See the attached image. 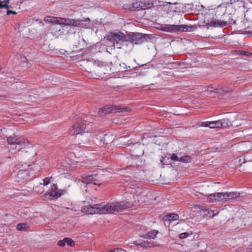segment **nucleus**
Listing matches in <instances>:
<instances>
[{
	"instance_id": "aec40b11",
	"label": "nucleus",
	"mask_w": 252,
	"mask_h": 252,
	"mask_svg": "<svg viewBox=\"0 0 252 252\" xmlns=\"http://www.w3.org/2000/svg\"><path fill=\"white\" fill-rule=\"evenodd\" d=\"M158 233L157 230H152L141 237L145 239H154Z\"/></svg>"
},
{
	"instance_id": "4be33fe9",
	"label": "nucleus",
	"mask_w": 252,
	"mask_h": 252,
	"mask_svg": "<svg viewBox=\"0 0 252 252\" xmlns=\"http://www.w3.org/2000/svg\"><path fill=\"white\" fill-rule=\"evenodd\" d=\"M164 219L169 221L176 220L179 219V216L177 214H168L164 216Z\"/></svg>"
},
{
	"instance_id": "9d476101",
	"label": "nucleus",
	"mask_w": 252,
	"mask_h": 252,
	"mask_svg": "<svg viewBox=\"0 0 252 252\" xmlns=\"http://www.w3.org/2000/svg\"><path fill=\"white\" fill-rule=\"evenodd\" d=\"M111 64L113 70L117 72L126 71L127 68L126 64L124 63H120L117 57L114 58L111 62Z\"/></svg>"
},
{
	"instance_id": "412c9836",
	"label": "nucleus",
	"mask_w": 252,
	"mask_h": 252,
	"mask_svg": "<svg viewBox=\"0 0 252 252\" xmlns=\"http://www.w3.org/2000/svg\"><path fill=\"white\" fill-rule=\"evenodd\" d=\"M226 201L239 197L240 193L237 192H225Z\"/></svg>"
},
{
	"instance_id": "c9c22d12",
	"label": "nucleus",
	"mask_w": 252,
	"mask_h": 252,
	"mask_svg": "<svg viewBox=\"0 0 252 252\" xmlns=\"http://www.w3.org/2000/svg\"><path fill=\"white\" fill-rule=\"evenodd\" d=\"M210 122H201L200 124V126H206V127H209L210 128Z\"/></svg>"
},
{
	"instance_id": "864d4df0",
	"label": "nucleus",
	"mask_w": 252,
	"mask_h": 252,
	"mask_svg": "<svg viewBox=\"0 0 252 252\" xmlns=\"http://www.w3.org/2000/svg\"><path fill=\"white\" fill-rule=\"evenodd\" d=\"M174 4H176L177 3V2H174L172 3Z\"/></svg>"
},
{
	"instance_id": "0eeeda50",
	"label": "nucleus",
	"mask_w": 252,
	"mask_h": 252,
	"mask_svg": "<svg viewBox=\"0 0 252 252\" xmlns=\"http://www.w3.org/2000/svg\"><path fill=\"white\" fill-rule=\"evenodd\" d=\"M127 111V108L126 107H122L121 106L117 105H111L105 106L98 111V115L99 116H103L109 114L111 112H123Z\"/></svg>"
},
{
	"instance_id": "6ab92c4d",
	"label": "nucleus",
	"mask_w": 252,
	"mask_h": 252,
	"mask_svg": "<svg viewBox=\"0 0 252 252\" xmlns=\"http://www.w3.org/2000/svg\"><path fill=\"white\" fill-rule=\"evenodd\" d=\"M218 124H219V126H220V128H225L232 125L231 123L229 122V120L228 119L220 120Z\"/></svg>"
},
{
	"instance_id": "8fccbe9b",
	"label": "nucleus",
	"mask_w": 252,
	"mask_h": 252,
	"mask_svg": "<svg viewBox=\"0 0 252 252\" xmlns=\"http://www.w3.org/2000/svg\"><path fill=\"white\" fill-rule=\"evenodd\" d=\"M241 82H244V79H242L241 80H237L236 82L241 83Z\"/></svg>"
},
{
	"instance_id": "a18cd8bd",
	"label": "nucleus",
	"mask_w": 252,
	"mask_h": 252,
	"mask_svg": "<svg viewBox=\"0 0 252 252\" xmlns=\"http://www.w3.org/2000/svg\"><path fill=\"white\" fill-rule=\"evenodd\" d=\"M58 186L57 184H53V185L51 188V190L53 191H57Z\"/></svg>"
},
{
	"instance_id": "2eb2a0df",
	"label": "nucleus",
	"mask_w": 252,
	"mask_h": 252,
	"mask_svg": "<svg viewBox=\"0 0 252 252\" xmlns=\"http://www.w3.org/2000/svg\"><path fill=\"white\" fill-rule=\"evenodd\" d=\"M17 143L18 146V151L30 145L29 141L24 138H19Z\"/></svg>"
},
{
	"instance_id": "39448f33",
	"label": "nucleus",
	"mask_w": 252,
	"mask_h": 252,
	"mask_svg": "<svg viewBox=\"0 0 252 252\" xmlns=\"http://www.w3.org/2000/svg\"><path fill=\"white\" fill-rule=\"evenodd\" d=\"M149 36L141 33H132L126 34V40L132 44H139L147 40Z\"/></svg>"
},
{
	"instance_id": "c03bdc74",
	"label": "nucleus",
	"mask_w": 252,
	"mask_h": 252,
	"mask_svg": "<svg viewBox=\"0 0 252 252\" xmlns=\"http://www.w3.org/2000/svg\"><path fill=\"white\" fill-rule=\"evenodd\" d=\"M2 2L0 0V8H5L6 9L8 8V5L6 4H2Z\"/></svg>"
},
{
	"instance_id": "b1692460",
	"label": "nucleus",
	"mask_w": 252,
	"mask_h": 252,
	"mask_svg": "<svg viewBox=\"0 0 252 252\" xmlns=\"http://www.w3.org/2000/svg\"><path fill=\"white\" fill-rule=\"evenodd\" d=\"M16 228L20 231H26L29 228L26 223H20L17 225Z\"/></svg>"
},
{
	"instance_id": "c85d7f7f",
	"label": "nucleus",
	"mask_w": 252,
	"mask_h": 252,
	"mask_svg": "<svg viewBox=\"0 0 252 252\" xmlns=\"http://www.w3.org/2000/svg\"><path fill=\"white\" fill-rule=\"evenodd\" d=\"M216 195H218L219 201H226L225 193L217 192Z\"/></svg>"
},
{
	"instance_id": "f257e3e1",
	"label": "nucleus",
	"mask_w": 252,
	"mask_h": 252,
	"mask_svg": "<svg viewBox=\"0 0 252 252\" xmlns=\"http://www.w3.org/2000/svg\"><path fill=\"white\" fill-rule=\"evenodd\" d=\"M92 125L82 119H79L72 126L70 132L72 135H75V142L76 144L82 147L89 145L92 138L91 130Z\"/></svg>"
},
{
	"instance_id": "bb28decb",
	"label": "nucleus",
	"mask_w": 252,
	"mask_h": 252,
	"mask_svg": "<svg viewBox=\"0 0 252 252\" xmlns=\"http://www.w3.org/2000/svg\"><path fill=\"white\" fill-rule=\"evenodd\" d=\"M208 91L209 92H214L215 91L217 93L219 94H221L222 92H224L225 93H227L228 91H224L222 88L219 89H215L214 90H213V88L212 87H209L208 88Z\"/></svg>"
},
{
	"instance_id": "3c124183",
	"label": "nucleus",
	"mask_w": 252,
	"mask_h": 252,
	"mask_svg": "<svg viewBox=\"0 0 252 252\" xmlns=\"http://www.w3.org/2000/svg\"><path fill=\"white\" fill-rule=\"evenodd\" d=\"M162 159H160V163H161L162 164H163V159H164V158L163 157H161Z\"/></svg>"
},
{
	"instance_id": "7c9ffc66",
	"label": "nucleus",
	"mask_w": 252,
	"mask_h": 252,
	"mask_svg": "<svg viewBox=\"0 0 252 252\" xmlns=\"http://www.w3.org/2000/svg\"><path fill=\"white\" fill-rule=\"evenodd\" d=\"M219 122V120L216 121H212L210 122V128H220V126H219L218 123Z\"/></svg>"
},
{
	"instance_id": "4c0bfd02",
	"label": "nucleus",
	"mask_w": 252,
	"mask_h": 252,
	"mask_svg": "<svg viewBox=\"0 0 252 252\" xmlns=\"http://www.w3.org/2000/svg\"><path fill=\"white\" fill-rule=\"evenodd\" d=\"M216 196L215 193H212L208 195V199L211 201H215Z\"/></svg>"
},
{
	"instance_id": "5701e85b",
	"label": "nucleus",
	"mask_w": 252,
	"mask_h": 252,
	"mask_svg": "<svg viewBox=\"0 0 252 252\" xmlns=\"http://www.w3.org/2000/svg\"><path fill=\"white\" fill-rule=\"evenodd\" d=\"M19 138H17L15 135L10 136L7 138V141L8 144L11 146H13L14 144L17 143L18 141Z\"/></svg>"
},
{
	"instance_id": "ea45409f",
	"label": "nucleus",
	"mask_w": 252,
	"mask_h": 252,
	"mask_svg": "<svg viewBox=\"0 0 252 252\" xmlns=\"http://www.w3.org/2000/svg\"><path fill=\"white\" fill-rule=\"evenodd\" d=\"M109 252H126L125 250L122 249L116 248L114 250H110Z\"/></svg>"
},
{
	"instance_id": "f8f14e48",
	"label": "nucleus",
	"mask_w": 252,
	"mask_h": 252,
	"mask_svg": "<svg viewBox=\"0 0 252 252\" xmlns=\"http://www.w3.org/2000/svg\"><path fill=\"white\" fill-rule=\"evenodd\" d=\"M82 212L87 214H100V205L95 204L94 206L89 205L82 208Z\"/></svg>"
},
{
	"instance_id": "c756f323",
	"label": "nucleus",
	"mask_w": 252,
	"mask_h": 252,
	"mask_svg": "<svg viewBox=\"0 0 252 252\" xmlns=\"http://www.w3.org/2000/svg\"><path fill=\"white\" fill-rule=\"evenodd\" d=\"M235 52L237 53V54L238 55H245L246 56H250L252 55L251 53H250L248 51H245L243 50H239V51H235Z\"/></svg>"
},
{
	"instance_id": "a211bd4d",
	"label": "nucleus",
	"mask_w": 252,
	"mask_h": 252,
	"mask_svg": "<svg viewBox=\"0 0 252 252\" xmlns=\"http://www.w3.org/2000/svg\"><path fill=\"white\" fill-rule=\"evenodd\" d=\"M178 25H165L162 28V30L165 32H172L178 31Z\"/></svg>"
},
{
	"instance_id": "dca6fc26",
	"label": "nucleus",
	"mask_w": 252,
	"mask_h": 252,
	"mask_svg": "<svg viewBox=\"0 0 252 252\" xmlns=\"http://www.w3.org/2000/svg\"><path fill=\"white\" fill-rule=\"evenodd\" d=\"M62 195V193H60L59 191H53L52 190L47 192L45 194V195L46 196V197L48 198V199L50 200L57 199L59 197H60Z\"/></svg>"
},
{
	"instance_id": "49530a36",
	"label": "nucleus",
	"mask_w": 252,
	"mask_h": 252,
	"mask_svg": "<svg viewBox=\"0 0 252 252\" xmlns=\"http://www.w3.org/2000/svg\"><path fill=\"white\" fill-rule=\"evenodd\" d=\"M10 14H16V12L14 11L7 10V15H10Z\"/></svg>"
},
{
	"instance_id": "ddd939ff",
	"label": "nucleus",
	"mask_w": 252,
	"mask_h": 252,
	"mask_svg": "<svg viewBox=\"0 0 252 252\" xmlns=\"http://www.w3.org/2000/svg\"><path fill=\"white\" fill-rule=\"evenodd\" d=\"M130 152L131 155L134 157L141 156L144 154L143 146L139 143L133 144L131 146Z\"/></svg>"
},
{
	"instance_id": "de8ad7c7",
	"label": "nucleus",
	"mask_w": 252,
	"mask_h": 252,
	"mask_svg": "<svg viewBox=\"0 0 252 252\" xmlns=\"http://www.w3.org/2000/svg\"><path fill=\"white\" fill-rule=\"evenodd\" d=\"M2 2L4 3V4H7V3L9 2V0H5Z\"/></svg>"
},
{
	"instance_id": "72a5a7b5",
	"label": "nucleus",
	"mask_w": 252,
	"mask_h": 252,
	"mask_svg": "<svg viewBox=\"0 0 252 252\" xmlns=\"http://www.w3.org/2000/svg\"><path fill=\"white\" fill-rule=\"evenodd\" d=\"M63 19L64 18H63L55 17V22L54 23L58 25H63Z\"/></svg>"
},
{
	"instance_id": "393cba45",
	"label": "nucleus",
	"mask_w": 252,
	"mask_h": 252,
	"mask_svg": "<svg viewBox=\"0 0 252 252\" xmlns=\"http://www.w3.org/2000/svg\"><path fill=\"white\" fill-rule=\"evenodd\" d=\"M15 85V88L18 91H20L26 87V85L24 83L21 82H17Z\"/></svg>"
},
{
	"instance_id": "603ef678",
	"label": "nucleus",
	"mask_w": 252,
	"mask_h": 252,
	"mask_svg": "<svg viewBox=\"0 0 252 252\" xmlns=\"http://www.w3.org/2000/svg\"><path fill=\"white\" fill-rule=\"evenodd\" d=\"M60 193H62V194L63 193V190H60L58 191Z\"/></svg>"
},
{
	"instance_id": "f704fd0d",
	"label": "nucleus",
	"mask_w": 252,
	"mask_h": 252,
	"mask_svg": "<svg viewBox=\"0 0 252 252\" xmlns=\"http://www.w3.org/2000/svg\"><path fill=\"white\" fill-rule=\"evenodd\" d=\"M45 21L49 23H54L55 22V17L47 16L45 18Z\"/></svg>"
},
{
	"instance_id": "7ed1b4c3",
	"label": "nucleus",
	"mask_w": 252,
	"mask_h": 252,
	"mask_svg": "<svg viewBox=\"0 0 252 252\" xmlns=\"http://www.w3.org/2000/svg\"><path fill=\"white\" fill-rule=\"evenodd\" d=\"M89 65L92 68L87 70L89 72H93L96 76L101 78H104L105 75L109 73L111 68L107 64L103 63L91 62Z\"/></svg>"
},
{
	"instance_id": "f3484780",
	"label": "nucleus",
	"mask_w": 252,
	"mask_h": 252,
	"mask_svg": "<svg viewBox=\"0 0 252 252\" xmlns=\"http://www.w3.org/2000/svg\"><path fill=\"white\" fill-rule=\"evenodd\" d=\"M178 31L181 32H192L196 29L194 26H188V25H178Z\"/></svg>"
},
{
	"instance_id": "2f4dec72",
	"label": "nucleus",
	"mask_w": 252,
	"mask_h": 252,
	"mask_svg": "<svg viewBox=\"0 0 252 252\" xmlns=\"http://www.w3.org/2000/svg\"><path fill=\"white\" fill-rule=\"evenodd\" d=\"M64 241H66V243L69 246L72 247L75 245L74 242L70 238H64Z\"/></svg>"
},
{
	"instance_id": "a19ab883",
	"label": "nucleus",
	"mask_w": 252,
	"mask_h": 252,
	"mask_svg": "<svg viewBox=\"0 0 252 252\" xmlns=\"http://www.w3.org/2000/svg\"><path fill=\"white\" fill-rule=\"evenodd\" d=\"M227 4H230L231 5L235 4L236 1H238V0H224Z\"/></svg>"
},
{
	"instance_id": "79ce46f5",
	"label": "nucleus",
	"mask_w": 252,
	"mask_h": 252,
	"mask_svg": "<svg viewBox=\"0 0 252 252\" xmlns=\"http://www.w3.org/2000/svg\"><path fill=\"white\" fill-rule=\"evenodd\" d=\"M65 241H64V238L63 240H60L59 241L58 245L61 247L64 246L65 244H66Z\"/></svg>"
},
{
	"instance_id": "37998d69",
	"label": "nucleus",
	"mask_w": 252,
	"mask_h": 252,
	"mask_svg": "<svg viewBox=\"0 0 252 252\" xmlns=\"http://www.w3.org/2000/svg\"><path fill=\"white\" fill-rule=\"evenodd\" d=\"M50 178H45L44 180H43V185L44 186H47L50 182Z\"/></svg>"
},
{
	"instance_id": "f03ea898",
	"label": "nucleus",
	"mask_w": 252,
	"mask_h": 252,
	"mask_svg": "<svg viewBox=\"0 0 252 252\" xmlns=\"http://www.w3.org/2000/svg\"><path fill=\"white\" fill-rule=\"evenodd\" d=\"M132 206V202L125 201L109 203L104 206L100 205V214H113L115 212H119L130 208Z\"/></svg>"
},
{
	"instance_id": "473e14b6",
	"label": "nucleus",
	"mask_w": 252,
	"mask_h": 252,
	"mask_svg": "<svg viewBox=\"0 0 252 252\" xmlns=\"http://www.w3.org/2000/svg\"><path fill=\"white\" fill-rule=\"evenodd\" d=\"M18 146L17 145V143L14 144L13 146L10 147V152H12L13 153H16L18 151Z\"/></svg>"
},
{
	"instance_id": "6e6552de",
	"label": "nucleus",
	"mask_w": 252,
	"mask_h": 252,
	"mask_svg": "<svg viewBox=\"0 0 252 252\" xmlns=\"http://www.w3.org/2000/svg\"><path fill=\"white\" fill-rule=\"evenodd\" d=\"M96 176V174L83 175L82 178L84 179V181L79 180L77 182V184H80L81 186L82 185L85 186V184H88L91 183H93L95 185L100 186L101 183L98 182L95 179Z\"/></svg>"
},
{
	"instance_id": "cd10ccee",
	"label": "nucleus",
	"mask_w": 252,
	"mask_h": 252,
	"mask_svg": "<svg viewBox=\"0 0 252 252\" xmlns=\"http://www.w3.org/2000/svg\"><path fill=\"white\" fill-rule=\"evenodd\" d=\"M179 161L183 163H188L191 162V158L189 156H185L179 158Z\"/></svg>"
},
{
	"instance_id": "9b49d317",
	"label": "nucleus",
	"mask_w": 252,
	"mask_h": 252,
	"mask_svg": "<svg viewBox=\"0 0 252 252\" xmlns=\"http://www.w3.org/2000/svg\"><path fill=\"white\" fill-rule=\"evenodd\" d=\"M234 5L238 8H243L244 10L246 9L247 15L252 14V3L250 2H246L245 0H238V1H236Z\"/></svg>"
},
{
	"instance_id": "a878e982",
	"label": "nucleus",
	"mask_w": 252,
	"mask_h": 252,
	"mask_svg": "<svg viewBox=\"0 0 252 252\" xmlns=\"http://www.w3.org/2000/svg\"><path fill=\"white\" fill-rule=\"evenodd\" d=\"M246 243V245L247 246H251L252 245V233H251L248 234L246 237V239L244 240Z\"/></svg>"
},
{
	"instance_id": "58836bf2",
	"label": "nucleus",
	"mask_w": 252,
	"mask_h": 252,
	"mask_svg": "<svg viewBox=\"0 0 252 252\" xmlns=\"http://www.w3.org/2000/svg\"><path fill=\"white\" fill-rule=\"evenodd\" d=\"M189 236V233L187 232L182 233L180 234L179 237L181 239H184L188 237Z\"/></svg>"
},
{
	"instance_id": "09e8293b",
	"label": "nucleus",
	"mask_w": 252,
	"mask_h": 252,
	"mask_svg": "<svg viewBox=\"0 0 252 252\" xmlns=\"http://www.w3.org/2000/svg\"><path fill=\"white\" fill-rule=\"evenodd\" d=\"M217 194V193H215V195L216 196V197H215V201H219V198H218V195H216Z\"/></svg>"
},
{
	"instance_id": "4468645a",
	"label": "nucleus",
	"mask_w": 252,
	"mask_h": 252,
	"mask_svg": "<svg viewBox=\"0 0 252 252\" xmlns=\"http://www.w3.org/2000/svg\"><path fill=\"white\" fill-rule=\"evenodd\" d=\"M63 25L66 26H71L74 27H81L82 25L83 21H87L90 20L89 18H87L85 20H78V19H72L69 18H64Z\"/></svg>"
},
{
	"instance_id": "1a4fd4ad",
	"label": "nucleus",
	"mask_w": 252,
	"mask_h": 252,
	"mask_svg": "<svg viewBox=\"0 0 252 252\" xmlns=\"http://www.w3.org/2000/svg\"><path fill=\"white\" fill-rule=\"evenodd\" d=\"M30 173L28 170L19 171L15 177V181L20 184H23L31 179Z\"/></svg>"
},
{
	"instance_id": "20e7f679",
	"label": "nucleus",
	"mask_w": 252,
	"mask_h": 252,
	"mask_svg": "<svg viewBox=\"0 0 252 252\" xmlns=\"http://www.w3.org/2000/svg\"><path fill=\"white\" fill-rule=\"evenodd\" d=\"M104 38L112 42L114 48L120 49L122 43L126 40V34H125L121 32H111L105 36Z\"/></svg>"
},
{
	"instance_id": "423d86ee",
	"label": "nucleus",
	"mask_w": 252,
	"mask_h": 252,
	"mask_svg": "<svg viewBox=\"0 0 252 252\" xmlns=\"http://www.w3.org/2000/svg\"><path fill=\"white\" fill-rule=\"evenodd\" d=\"M154 6L153 2L148 0H138L132 3L131 10L139 11L151 8Z\"/></svg>"
},
{
	"instance_id": "e433bc0d",
	"label": "nucleus",
	"mask_w": 252,
	"mask_h": 252,
	"mask_svg": "<svg viewBox=\"0 0 252 252\" xmlns=\"http://www.w3.org/2000/svg\"><path fill=\"white\" fill-rule=\"evenodd\" d=\"M179 158H179L177 155L175 154H173L172 155H171V159L172 160H175V161H179Z\"/></svg>"
},
{
	"instance_id": "5fc2aeb1",
	"label": "nucleus",
	"mask_w": 252,
	"mask_h": 252,
	"mask_svg": "<svg viewBox=\"0 0 252 252\" xmlns=\"http://www.w3.org/2000/svg\"><path fill=\"white\" fill-rule=\"evenodd\" d=\"M32 97V96L31 95H29V97Z\"/></svg>"
}]
</instances>
